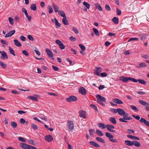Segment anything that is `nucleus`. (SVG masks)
<instances>
[{
  "instance_id": "37998d69",
  "label": "nucleus",
  "mask_w": 149,
  "mask_h": 149,
  "mask_svg": "<svg viewBox=\"0 0 149 149\" xmlns=\"http://www.w3.org/2000/svg\"><path fill=\"white\" fill-rule=\"evenodd\" d=\"M138 81L141 84L145 85L146 84V81L142 79H138Z\"/></svg>"
},
{
  "instance_id": "a18cd8bd",
  "label": "nucleus",
  "mask_w": 149,
  "mask_h": 149,
  "mask_svg": "<svg viewBox=\"0 0 149 149\" xmlns=\"http://www.w3.org/2000/svg\"><path fill=\"white\" fill-rule=\"evenodd\" d=\"M31 127L32 128H33V130H36L37 129L38 127L37 125L34 124V123H32L31 125Z\"/></svg>"
},
{
  "instance_id": "0e129e2a",
  "label": "nucleus",
  "mask_w": 149,
  "mask_h": 149,
  "mask_svg": "<svg viewBox=\"0 0 149 149\" xmlns=\"http://www.w3.org/2000/svg\"><path fill=\"white\" fill-rule=\"evenodd\" d=\"M127 131H128V134H132L134 132L133 130L131 129H128Z\"/></svg>"
},
{
  "instance_id": "7c9ffc66",
  "label": "nucleus",
  "mask_w": 149,
  "mask_h": 149,
  "mask_svg": "<svg viewBox=\"0 0 149 149\" xmlns=\"http://www.w3.org/2000/svg\"><path fill=\"white\" fill-rule=\"evenodd\" d=\"M13 41L14 42L15 45L17 47H21L22 46L21 44L18 42V41L16 39L14 40Z\"/></svg>"
},
{
  "instance_id": "6ab92c4d",
  "label": "nucleus",
  "mask_w": 149,
  "mask_h": 149,
  "mask_svg": "<svg viewBox=\"0 0 149 149\" xmlns=\"http://www.w3.org/2000/svg\"><path fill=\"white\" fill-rule=\"evenodd\" d=\"M89 144L95 147L98 148L100 147V145L97 143H95V142L93 141H90L88 142Z\"/></svg>"
},
{
  "instance_id": "72a5a7b5",
  "label": "nucleus",
  "mask_w": 149,
  "mask_h": 149,
  "mask_svg": "<svg viewBox=\"0 0 149 149\" xmlns=\"http://www.w3.org/2000/svg\"><path fill=\"white\" fill-rule=\"evenodd\" d=\"M118 20L119 19L118 18L116 17H114L112 19V21L113 22L116 24H118Z\"/></svg>"
},
{
  "instance_id": "603ef678",
  "label": "nucleus",
  "mask_w": 149,
  "mask_h": 149,
  "mask_svg": "<svg viewBox=\"0 0 149 149\" xmlns=\"http://www.w3.org/2000/svg\"><path fill=\"white\" fill-rule=\"evenodd\" d=\"M8 20L10 23L11 25H13L14 24V23L13 22V20L11 17H8Z\"/></svg>"
},
{
  "instance_id": "423d86ee",
  "label": "nucleus",
  "mask_w": 149,
  "mask_h": 149,
  "mask_svg": "<svg viewBox=\"0 0 149 149\" xmlns=\"http://www.w3.org/2000/svg\"><path fill=\"white\" fill-rule=\"evenodd\" d=\"M77 98L74 96H71L66 98V100L68 102H72L77 100Z\"/></svg>"
},
{
  "instance_id": "f257e3e1",
  "label": "nucleus",
  "mask_w": 149,
  "mask_h": 149,
  "mask_svg": "<svg viewBox=\"0 0 149 149\" xmlns=\"http://www.w3.org/2000/svg\"><path fill=\"white\" fill-rule=\"evenodd\" d=\"M96 97L97 99V102L102 106L104 107L105 104L104 102H106V100L105 98L99 94L96 95Z\"/></svg>"
},
{
  "instance_id": "f8f14e48",
  "label": "nucleus",
  "mask_w": 149,
  "mask_h": 149,
  "mask_svg": "<svg viewBox=\"0 0 149 149\" xmlns=\"http://www.w3.org/2000/svg\"><path fill=\"white\" fill-rule=\"evenodd\" d=\"M45 139L46 141L49 142H51L53 140V138L50 135L45 136Z\"/></svg>"
},
{
  "instance_id": "58836bf2",
  "label": "nucleus",
  "mask_w": 149,
  "mask_h": 149,
  "mask_svg": "<svg viewBox=\"0 0 149 149\" xmlns=\"http://www.w3.org/2000/svg\"><path fill=\"white\" fill-rule=\"evenodd\" d=\"M90 135L92 137H94V133L95 132V130L93 129H90L89 130Z\"/></svg>"
},
{
  "instance_id": "5fc2aeb1",
  "label": "nucleus",
  "mask_w": 149,
  "mask_h": 149,
  "mask_svg": "<svg viewBox=\"0 0 149 149\" xmlns=\"http://www.w3.org/2000/svg\"><path fill=\"white\" fill-rule=\"evenodd\" d=\"M29 143L35 146L36 144V142L33 140L31 139L29 140Z\"/></svg>"
},
{
  "instance_id": "393cba45",
  "label": "nucleus",
  "mask_w": 149,
  "mask_h": 149,
  "mask_svg": "<svg viewBox=\"0 0 149 149\" xmlns=\"http://www.w3.org/2000/svg\"><path fill=\"white\" fill-rule=\"evenodd\" d=\"M109 120L113 124H115L116 123V121L115 118L114 117H111L109 118Z\"/></svg>"
},
{
  "instance_id": "20e7f679",
  "label": "nucleus",
  "mask_w": 149,
  "mask_h": 149,
  "mask_svg": "<svg viewBox=\"0 0 149 149\" xmlns=\"http://www.w3.org/2000/svg\"><path fill=\"white\" fill-rule=\"evenodd\" d=\"M67 125L69 131H72L74 128V124L73 122L71 120H68Z\"/></svg>"
},
{
  "instance_id": "052dcab7",
  "label": "nucleus",
  "mask_w": 149,
  "mask_h": 149,
  "mask_svg": "<svg viewBox=\"0 0 149 149\" xmlns=\"http://www.w3.org/2000/svg\"><path fill=\"white\" fill-rule=\"evenodd\" d=\"M72 30L76 34L78 33L79 31L76 27H73Z\"/></svg>"
},
{
  "instance_id": "a211bd4d",
  "label": "nucleus",
  "mask_w": 149,
  "mask_h": 149,
  "mask_svg": "<svg viewBox=\"0 0 149 149\" xmlns=\"http://www.w3.org/2000/svg\"><path fill=\"white\" fill-rule=\"evenodd\" d=\"M127 136L128 138H130L132 139L139 140V138L138 137L134 136L130 134H128L127 135Z\"/></svg>"
},
{
  "instance_id": "c85d7f7f",
  "label": "nucleus",
  "mask_w": 149,
  "mask_h": 149,
  "mask_svg": "<svg viewBox=\"0 0 149 149\" xmlns=\"http://www.w3.org/2000/svg\"><path fill=\"white\" fill-rule=\"evenodd\" d=\"M58 12L59 15L61 17H66L65 13L63 11L60 10H59Z\"/></svg>"
},
{
  "instance_id": "5701e85b",
  "label": "nucleus",
  "mask_w": 149,
  "mask_h": 149,
  "mask_svg": "<svg viewBox=\"0 0 149 149\" xmlns=\"http://www.w3.org/2000/svg\"><path fill=\"white\" fill-rule=\"evenodd\" d=\"M96 68L97 70L96 72H95V74L99 76L100 73L101 72L102 68L100 67H99L98 68L96 67Z\"/></svg>"
},
{
  "instance_id": "412c9836",
  "label": "nucleus",
  "mask_w": 149,
  "mask_h": 149,
  "mask_svg": "<svg viewBox=\"0 0 149 149\" xmlns=\"http://www.w3.org/2000/svg\"><path fill=\"white\" fill-rule=\"evenodd\" d=\"M94 5L95 7L98 10L100 11H102L103 9L101 6L99 4L96 3Z\"/></svg>"
},
{
  "instance_id": "a878e982",
  "label": "nucleus",
  "mask_w": 149,
  "mask_h": 149,
  "mask_svg": "<svg viewBox=\"0 0 149 149\" xmlns=\"http://www.w3.org/2000/svg\"><path fill=\"white\" fill-rule=\"evenodd\" d=\"M133 145L135 146L138 147H140L141 144L139 142L135 140H133Z\"/></svg>"
},
{
  "instance_id": "79ce46f5",
  "label": "nucleus",
  "mask_w": 149,
  "mask_h": 149,
  "mask_svg": "<svg viewBox=\"0 0 149 149\" xmlns=\"http://www.w3.org/2000/svg\"><path fill=\"white\" fill-rule=\"evenodd\" d=\"M130 108L136 111H139V109L135 106L133 105H131L130 106Z\"/></svg>"
},
{
  "instance_id": "f03ea898",
  "label": "nucleus",
  "mask_w": 149,
  "mask_h": 149,
  "mask_svg": "<svg viewBox=\"0 0 149 149\" xmlns=\"http://www.w3.org/2000/svg\"><path fill=\"white\" fill-rule=\"evenodd\" d=\"M132 116L134 118H136L137 120H139V121L141 123H143L145 125L149 127V121L145 119L141 118L140 120V118L139 116H135L134 115H132Z\"/></svg>"
},
{
  "instance_id": "09e8293b",
  "label": "nucleus",
  "mask_w": 149,
  "mask_h": 149,
  "mask_svg": "<svg viewBox=\"0 0 149 149\" xmlns=\"http://www.w3.org/2000/svg\"><path fill=\"white\" fill-rule=\"evenodd\" d=\"M69 39L70 41H71V42H75L76 40V39L73 36H70L69 38Z\"/></svg>"
},
{
  "instance_id": "6e6552de",
  "label": "nucleus",
  "mask_w": 149,
  "mask_h": 149,
  "mask_svg": "<svg viewBox=\"0 0 149 149\" xmlns=\"http://www.w3.org/2000/svg\"><path fill=\"white\" fill-rule=\"evenodd\" d=\"M79 93L83 95H85L86 93V89L83 87H81L79 89Z\"/></svg>"
},
{
  "instance_id": "aec40b11",
  "label": "nucleus",
  "mask_w": 149,
  "mask_h": 149,
  "mask_svg": "<svg viewBox=\"0 0 149 149\" xmlns=\"http://www.w3.org/2000/svg\"><path fill=\"white\" fill-rule=\"evenodd\" d=\"M53 6L55 12L56 13L58 12L59 10V7L54 3H53Z\"/></svg>"
},
{
  "instance_id": "4be33fe9",
  "label": "nucleus",
  "mask_w": 149,
  "mask_h": 149,
  "mask_svg": "<svg viewBox=\"0 0 149 149\" xmlns=\"http://www.w3.org/2000/svg\"><path fill=\"white\" fill-rule=\"evenodd\" d=\"M125 144L128 146H132L133 145V141H131L129 140H125Z\"/></svg>"
},
{
  "instance_id": "9b49d317",
  "label": "nucleus",
  "mask_w": 149,
  "mask_h": 149,
  "mask_svg": "<svg viewBox=\"0 0 149 149\" xmlns=\"http://www.w3.org/2000/svg\"><path fill=\"white\" fill-rule=\"evenodd\" d=\"M79 113L80 117L83 118H87V117L85 116L86 112L85 111L83 110H81L79 111Z\"/></svg>"
},
{
  "instance_id": "de8ad7c7",
  "label": "nucleus",
  "mask_w": 149,
  "mask_h": 149,
  "mask_svg": "<svg viewBox=\"0 0 149 149\" xmlns=\"http://www.w3.org/2000/svg\"><path fill=\"white\" fill-rule=\"evenodd\" d=\"M48 9L49 10V13H52L53 12V9L52 7L50 6H48Z\"/></svg>"
},
{
  "instance_id": "864d4df0",
  "label": "nucleus",
  "mask_w": 149,
  "mask_h": 149,
  "mask_svg": "<svg viewBox=\"0 0 149 149\" xmlns=\"http://www.w3.org/2000/svg\"><path fill=\"white\" fill-rule=\"evenodd\" d=\"M22 53L26 56H28L29 55V54L27 51L26 50H23L22 51Z\"/></svg>"
},
{
  "instance_id": "2eb2a0df",
  "label": "nucleus",
  "mask_w": 149,
  "mask_h": 149,
  "mask_svg": "<svg viewBox=\"0 0 149 149\" xmlns=\"http://www.w3.org/2000/svg\"><path fill=\"white\" fill-rule=\"evenodd\" d=\"M117 112L120 116L124 115L125 114V111L124 110L121 108L117 109Z\"/></svg>"
},
{
  "instance_id": "bb28decb",
  "label": "nucleus",
  "mask_w": 149,
  "mask_h": 149,
  "mask_svg": "<svg viewBox=\"0 0 149 149\" xmlns=\"http://www.w3.org/2000/svg\"><path fill=\"white\" fill-rule=\"evenodd\" d=\"M139 102L142 105L144 106L146 105L149 106V104L148 103L146 102L143 100H139Z\"/></svg>"
},
{
  "instance_id": "ea45409f",
  "label": "nucleus",
  "mask_w": 149,
  "mask_h": 149,
  "mask_svg": "<svg viewBox=\"0 0 149 149\" xmlns=\"http://www.w3.org/2000/svg\"><path fill=\"white\" fill-rule=\"evenodd\" d=\"M11 125L14 128H16L17 126V123L13 121H12L10 123Z\"/></svg>"
},
{
  "instance_id": "ddd939ff",
  "label": "nucleus",
  "mask_w": 149,
  "mask_h": 149,
  "mask_svg": "<svg viewBox=\"0 0 149 149\" xmlns=\"http://www.w3.org/2000/svg\"><path fill=\"white\" fill-rule=\"evenodd\" d=\"M15 30H13L10 31L5 36V37L8 38L11 36L15 33Z\"/></svg>"
},
{
  "instance_id": "e2e57ef3",
  "label": "nucleus",
  "mask_w": 149,
  "mask_h": 149,
  "mask_svg": "<svg viewBox=\"0 0 149 149\" xmlns=\"http://www.w3.org/2000/svg\"><path fill=\"white\" fill-rule=\"evenodd\" d=\"M90 106L91 107H92L95 110H97V111H98L97 107L95 105L91 104Z\"/></svg>"
},
{
  "instance_id": "338daca9",
  "label": "nucleus",
  "mask_w": 149,
  "mask_h": 149,
  "mask_svg": "<svg viewBox=\"0 0 149 149\" xmlns=\"http://www.w3.org/2000/svg\"><path fill=\"white\" fill-rule=\"evenodd\" d=\"M25 122L26 121L24 119L22 118L20 119V123L24 124Z\"/></svg>"
},
{
  "instance_id": "a19ab883",
  "label": "nucleus",
  "mask_w": 149,
  "mask_h": 149,
  "mask_svg": "<svg viewBox=\"0 0 149 149\" xmlns=\"http://www.w3.org/2000/svg\"><path fill=\"white\" fill-rule=\"evenodd\" d=\"M93 31L95 33V34L97 36H98L99 35V33L98 30L95 29V28H93Z\"/></svg>"
},
{
  "instance_id": "dca6fc26",
  "label": "nucleus",
  "mask_w": 149,
  "mask_h": 149,
  "mask_svg": "<svg viewBox=\"0 0 149 149\" xmlns=\"http://www.w3.org/2000/svg\"><path fill=\"white\" fill-rule=\"evenodd\" d=\"M1 55V58L2 59H8V58L6 53L4 51H2Z\"/></svg>"
},
{
  "instance_id": "39448f33",
  "label": "nucleus",
  "mask_w": 149,
  "mask_h": 149,
  "mask_svg": "<svg viewBox=\"0 0 149 149\" xmlns=\"http://www.w3.org/2000/svg\"><path fill=\"white\" fill-rule=\"evenodd\" d=\"M132 119L131 117H127L123 116V118H121L119 119V120L121 122L127 123L128 122L125 120H130Z\"/></svg>"
},
{
  "instance_id": "0eeeda50",
  "label": "nucleus",
  "mask_w": 149,
  "mask_h": 149,
  "mask_svg": "<svg viewBox=\"0 0 149 149\" xmlns=\"http://www.w3.org/2000/svg\"><path fill=\"white\" fill-rule=\"evenodd\" d=\"M106 127L108 130L109 132H115V131L112 129L115 128V127L111 125L107 124L106 125Z\"/></svg>"
},
{
  "instance_id": "c756f323",
  "label": "nucleus",
  "mask_w": 149,
  "mask_h": 149,
  "mask_svg": "<svg viewBox=\"0 0 149 149\" xmlns=\"http://www.w3.org/2000/svg\"><path fill=\"white\" fill-rule=\"evenodd\" d=\"M54 19L55 20V24L56 26V27L57 28H58L61 26V24L59 23L56 18H55Z\"/></svg>"
},
{
  "instance_id": "f3484780",
  "label": "nucleus",
  "mask_w": 149,
  "mask_h": 149,
  "mask_svg": "<svg viewBox=\"0 0 149 149\" xmlns=\"http://www.w3.org/2000/svg\"><path fill=\"white\" fill-rule=\"evenodd\" d=\"M46 52L47 55L50 57H52L53 56V55L52 53L50 50L49 49H46L45 50Z\"/></svg>"
},
{
  "instance_id": "69168bd1",
  "label": "nucleus",
  "mask_w": 149,
  "mask_h": 149,
  "mask_svg": "<svg viewBox=\"0 0 149 149\" xmlns=\"http://www.w3.org/2000/svg\"><path fill=\"white\" fill-rule=\"evenodd\" d=\"M109 140L110 141L114 143H117V139H114L113 138H111L109 139Z\"/></svg>"
},
{
  "instance_id": "cd10ccee",
  "label": "nucleus",
  "mask_w": 149,
  "mask_h": 149,
  "mask_svg": "<svg viewBox=\"0 0 149 149\" xmlns=\"http://www.w3.org/2000/svg\"><path fill=\"white\" fill-rule=\"evenodd\" d=\"M96 139L98 142L103 143H105V142L104 139H102L101 137H97L96 138Z\"/></svg>"
},
{
  "instance_id": "2f4dec72",
  "label": "nucleus",
  "mask_w": 149,
  "mask_h": 149,
  "mask_svg": "<svg viewBox=\"0 0 149 149\" xmlns=\"http://www.w3.org/2000/svg\"><path fill=\"white\" fill-rule=\"evenodd\" d=\"M105 135L107 137L109 138V139L111 138H113V135L108 132H106L105 133Z\"/></svg>"
},
{
  "instance_id": "6e6d98bb",
  "label": "nucleus",
  "mask_w": 149,
  "mask_h": 149,
  "mask_svg": "<svg viewBox=\"0 0 149 149\" xmlns=\"http://www.w3.org/2000/svg\"><path fill=\"white\" fill-rule=\"evenodd\" d=\"M110 111L114 113H117V109H114L111 108L110 109Z\"/></svg>"
},
{
  "instance_id": "680f3d73",
  "label": "nucleus",
  "mask_w": 149,
  "mask_h": 149,
  "mask_svg": "<svg viewBox=\"0 0 149 149\" xmlns=\"http://www.w3.org/2000/svg\"><path fill=\"white\" fill-rule=\"evenodd\" d=\"M18 139L19 141H20L22 142H26V140L22 137H19Z\"/></svg>"
},
{
  "instance_id": "4468645a",
  "label": "nucleus",
  "mask_w": 149,
  "mask_h": 149,
  "mask_svg": "<svg viewBox=\"0 0 149 149\" xmlns=\"http://www.w3.org/2000/svg\"><path fill=\"white\" fill-rule=\"evenodd\" d=\"M112 101L118 104H123V102L121 100L116 98L113 99Z\"/></svg>"
},
{
  "instance_id": "473e14b6",
  "label": "nucleus",
  "mask_w": 149,
  "mask_h": 149,
  "mask_svg": "<svg viewBox=\"0 0 149 149\" xmlns=\"http://www.w3.org/2000/svg\"><path fill=\"white\" fill-rule=\"evenodd\" d=\"M30 8L33 11L36 10V4L33 3L31 5Z\"/></svg>"
},
{
  "instance_id": "f704fd0d",
  "label": "nucleus",
  "mask_w": 149,
  "mask_h": 149,
  "mask_svg": "<svg viewBox=\"0 0 149 149\" xmlns=\"http://www.w3.org/2000/svg\"><path fill=\"white\" fill-rule=\"evenodd\" d=\"M83 4L87 9H89L90 8V5L88 2L84 1Z\"/></svg>"
},
{
  "instance_id": "b1692460",
  "label": "nucleus",
  "mask_w": 149,
  "mask_h": 149,
  "mask_svg": "<svg viewBox=\"0 0 149 149\" xmlns=\"http://www.w3.org/2000/svg\"><path fill=\"white\" fill-rule=\"evenodd\" d=\"M62 22L63 24L65 25H67L68 24V21L66 18V16L63 18Z\"/></svg>"
},
{
  "instance_id": "e433bc0d",
  "label": "nucleus",
  "mask_w": 149,
  "mask_h": 149,
  "mask_svg": "<svg viewBox=\"0 0 149 149\" xmlns=\"http://www.w3.org/2000/svg\"><path fill=\"white\" fill-rule=\"evenodd\" d=\"M96 134L100 136H102L103 135L102 132L100 130H96Z\"/></svg>"
},
{
  "instance_id": "774afa93",
  "label": "nucleus",
  "mask_w": 149,
  "mask_h": 149,
  "mask_svg": "<svg viewBox=\"0 0 149 149\" xmlns=\"http://www.w3.org/2000/svg\"><path fill=\"white\" fill-rule=\"evenodd\" d=\"M20 39L21 40L23 41H24L26 40L25 37L23 36H20Z\"/></svg>"
},
{
  "instance_id": "49530a36",
  "label": "nucleus",
  "mask_w": 149,
  "mask_h": 149,
  "mask_svg": "<svg viewBox=\"0 0 149 149\" xmlns=\"http://www.w3.org/2000/svg\"><path fill=\"white\" fill-rule=\"evenodd\" d=\"M139 65L141 67H146V64L144 62H142L139 64Z\"/></svg>"
},
{
  "instance_id": "4c0bfd02",
  "label": "nucleus",
  "mask_w": 149,
  "mask_h": 149,
  "mask_svg": "<svg viewBox=\"0 0 149 149\" xmlns=\"http://www.w3.org/2000/svg\"><path fill=\"white\" fill-rule=\"evenodd\" d=\"M8 49L10 51V54H12L14 56H15L14 51L12 48H11L10 47H9Z\"/></svg>"
},
{
  "instance_id": "8fccbe9b",
  "label": "nucleus",
  "mask_w": 149,
  "mask_h": 149,
  "mask_svg": "<svg viewBox=\"0 0 149 149\" xmlns=\"http://www.w3.org/2000/svg\"><path fill=\"white\" fill-rule=\"evenodd\" d=\"M79 46L82 50L84 51L86 49L85 47L83 45L79 44Z\"/></svg>"
},
{
  "instance_id": "c9c22d12",
  "label": "nucleus",
  "mask_w": 149,
  "mask_h": 149,
  "mask_svg": "<svg viewBox=\"0 0 149 149\" xmlns=\"http://www.w3.org/2000/svg\"><path fill=\"white\" fill-rule=\"evenodd\" d=\"M98 126L100 128H101L102 129H104L106 127V126L105 125L102 123H99L98 124Z\"/></svg>"
},
{
  "instance_id": "3c124183",
  "label": "nucleus",
  "mask_w": 149,
  "mask_h": 149,
  "mask_svg": "<svg viewBox=\"0 0 149 149\" xmlns=\"http://www.w3.org/2000/svg\"><path fill=\"white\" fill-rule=\"evenodd\" d=\"M139 40V38H131L128 40V41H131L138 40Z\"/></svg>"
},
{
  "instance_id": "1a4fd4ad",
  "label": "nucleus",
  "mask_w": 149,
  "mask_h": 149,
  "mask_svg": "<svg viewBox=\"0 0 149 149\" xmlns=\"http://www.w3.org/2000/svg\"><path fill=\"white\" fill-rule=\"evenodd\" d=\"M120 80L123 81L124 82L127 83L128 81H130V77H127L124 76H122L120 77Z\"/></svg>"
},
{
  "instance_id": "4d7b16f0",
  "label": "nucleus",
  "mask_w": 149,
  "mask_h": 149,
  "mask_svg": "<svg viewBox=\"0 0 149 149\" xmlns=\"http://www.w3.org/2000/svg\"><path fill=\"white\" fill-rule=\"evenodd\" d=\"M59 48L61 49H64L65 47V45L63 44V42L61 43L59 45Z\"/></svg>"
},
{
  "instance_id": "9d476101",
  "label": "nucleus",
  "mask_w": 149,
  "mask_h": 149,
  "mask_svg": "<svg viewBox=\"0 0 149 149\" xmlns=\"http://www.w3.org/2000/svg\"><path fill=\"white\" fill-rule=\"evenodd\" d=\"M34 96H36V97L29 96L28 97V98L31 100H33L35 101H38V97H40L39 95H34Z\"/></svg>"
},
{
  "instance_id": "13d9d810",
  "label": "nucleus",
  "mask_w": 149,
  "mask_h": 149,
  "mask_svg": "<svg viewBox=\"0 0 149 149\" xmlns=\"http://www.w3.org/2000/svg\"><path fill=\"white\" fill-rule=\"evenodd\" d=\"M27 37L28 39L30 40L33 41L34 40L33 38L31 35H28L27 36Z\"/></svg>"
},
{
  "instance_id": "c03bdc74",
  "label": "nucleus",
  "mask_w": 149,
  "mask_h": 149,
  "mask_svg": "<svg viewBox=\"0 0 149 149\" xmlns=\"http://www.w3.org/2000/svg\"><path fill=\"white\" fill-rule=\"evenodd\" d=\"M0 65L4 69L6 68V65L1 61H0Z\"/></svg>"
},
{
  "instance_id": "7ed1b4c3",
  "label": "nucleus",
  "mask_w": 149,
  "mask_h": 149,
  "mask_svg": "<svg viewBox=\"0 0 149 149\" xmlns=\"http://www.w3.org/2000/svg\"><path fill=\"white\" fill-rule=\"evenodd\" d=\"M21 147L24 149H37L36 147L28 145L25 143H21L20 144Z\"/></svg>"
},
{
  "instance_id": "bf43d9fd",
  "label": "nucleus",
  "mask_w": 149,
  "mask_h": 149,
  "mask_svg": "<svg viewBox=\"0 0 149 149\" xmlns=\"http://www.w3.org/2000/svg\"><path fill=\"white\" fill-rule=\"evenodd\" d=\"M105 8L108 11H110L111 10L110 7L107 4H106L105 5Z\"/></svg>"
}]
</instances>
